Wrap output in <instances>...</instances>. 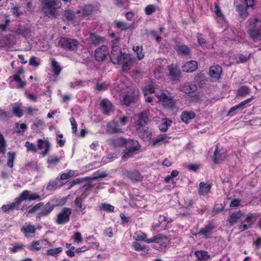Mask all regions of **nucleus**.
Masks as SVG:
<instances>
[{
    "label": "nucleus",
    "instance_id": "nucleus-1",
    "mask_svg": "<svg viewBox=\"0 0 261 261\" xmlns=\"http://www.w3.org/2000/svg\"><path fill=\"white\" fill-rule=\"evenodd\" d=\"M42 197L37 193H31L30 191L24 190L19 195L18 197L16 198L15 201L9 204H4L1 208L4 213H9L11 211L24 210V206L20 207V204L22 201L25 200H41Z\"/></svg>",
    "mask_w": 261,
    "mask_h": 261
},
{
    "label": "nucleus",
    "instance_id": "nucleus-2",
    "mask_svg": "<svg viewBox=\"0 0 261 261\" xmlns=\"http://www.w3.org/2000/svg\"><path fill=\"white\" fill-rule=\"evenodd\" d=\"M41 11L48 17L55 16L57 9L60 7L61 3L60 0H40Z\"/></svg>",
    "mask_w": 261,
    "mask_h": 261
},
{
    "label": "nucleus",
    "instance_id": "nucleus-3",
    "mask_svg": "<svg viewBox=\"0 0 261 261\" xmlns=\"http://www.w3.org/2000/svg\"><path fill=\"white\" fill-rule=\"evenodd\" d=\"M58 45L66 51H74L77 49L80 42L75 39L61 37L58 41Z\"/></svg>",
    "mask_w": 261,
    "mask_h": 261
},
{
    "label": "nucleus",
    "instance_id": "nucleus-4",
    "mask_svg": "<svg viewBox=\"0 0 261 261\" xmlns=\"http://www.w3.org/2000/svg\"><path fill=\"white\" fill-rule=\"evenodd\" d=\"M155 97L162 102L164 108L171 109L175 107V102L173 100V96L169 92L162 90L159 93H155Z\"/></svg>",
    "mask_w": 261,
    "mask_h": 261
},
{
    "label": "nucleus",
    "instance_id": "nucleus-5",
    "mask_svg": "<svg viewBox=\"0 0 261 261\" xmlns=\"http://www.w3.org/2000/svg\"><path fill=\"white\" fill-rule=\"evenodd\" d=\"M149 242L153 243L154 248L158 250L162 251L171 243V240L165 235L158 234L151 238V241Z\"/></svg>",
    "mask_w": 261,
    "mask_h": 261
},
{
    "label": "nucleus",
    "instance_id": "nucleus-6",
    "mask_svg": "<svg viewBox=\"0 0 261 261\" xmlns=\"http://www.w3.org/2000/svg\"><path fill=\"white\" fill-rule=\"evenodd\" d=\"M71 209L64 207L60 211L57 215L55 222L57 224L64 225L67 223L70 220V217L71 215Z\"/></svg>",
    "mask_w": 261,
    "mask_h": 261
},
{
    "label": "nucleus",
    "instance_id": "nucleus-7",
    "mask_svg": "<svg viewBox=\"0 0 261 261\" xmlns=\"http://www.w3.org/2000/svg\"><path fill=\"white\" fill-rule=\"evenodd\" d=\"M110 56V60L114 64H117L122 60L123 57V53L121 51V48L113 43L112 46V50Z\"/></svg>",
    "mask_w": 261,
    "mask_h": 261
},
{
    "label": "nucleus",
    "instance_id": "nucleus-8",
    "mask_svg": "<svg viewBox=\"0 0 261 261\" xmlns=\"http://www.w3.org/2000/svg\"><path fill=\"white\" fill-rule=\"evenodd\" d=\"M109 49L106 45H101L96 48L94 51V59L96 61H104L110 55Z\"/></svg>",
    "mask_w": 261,
    "mask_h": 261
},
{
    "label": "nucleus",
    "instance_id": "nucleus-9",
    "mask_svg": "<svg viewBox=\"0 0 261 261\" xmlns=\"http://www.w3.org/2000/svg\"><path fill=\"white\" fill-rule=\"evenodd\" d=\"M122 174L124 177L127 178L134 182H139L143 178L141 173L137 170L132 171L123 169L122 171Z\"/></svg>",
    "mask_w": 261,
    "mask_h": 261
},
{
    "label": "nucleus",
    "instance_id": "nucleus-10",
    "mask_svg": "<svg viewBox=\"0 0 261 261\" xmlns=\"http://www.w3.org/2000/svg\"><path fill=\"white\" fill-rule=\"evenodd\" d=\"M121 60L117 64L122 65V70L127 71L132 67L133 63L135 61V59L132 58L129 54L123 53V57Z\"/></svg>",
    "mask_w": 261,
    "mask_h": 261
},
{
    "label": "nucleus",
    "instance_id": "nucleus-11",
    "mask_svg": "<svg viewBox=\"0 0 261 261\" xmlns=\"http://www.w3.org/2000/svg\"><path fill=\"white\" fill-rule=\"evenodd\" d=\"M216 228V226L212 223H208L200 229L198 234L202 236L205 239H207L211 238L213 231Z\"/></svg>",
    "mask_w": 261,
    "mask_h": 261
},
{
    "label": "nucleus",
    "instance_id": "nucleus-12",
    "mask_svg": "<svg viewBox=\"0 0 261 261\" xmlns=\"http://www.w3.org/2000/svg\"><path fill=\"white\" fill-rule=\"evenodd\" d=\"M227 156L226 151L223 149H219L218 146L216 147L213 155V160L215 164H219L224 161Z\"/></svg>",
    "mask_w": 261,
    "mask_h": 261
},
{
    "label": "nucleus",
    "instance_id": "nucleus-13",
    "mask_svg": "<svg viewBox=\"0 0 261 261\" xmlns=\"http://www.w3.org/2000/svg\"><path fill=\"white\" fill-rule=\"evenodd\" d=\"M222 72V68L218 65H213L210 67L209 75L214 81H218L220 79Z\"/></svg>",
    "mask_w": 261,
    "mask_h": 261
},
{
    "label": "nucleus",
    "instance_id": "nucleus-14",
    "mask_svg": "<svg viewBox=\"0 0 261 261\" xmlns=\"http://www.w3.org/2000/svg\"><path fill=\"white\" fill-rule=\"evenodd\" d=\"M138 119L136 124V129L139 127H146V125L149 121L148 113L146 112H141L138 115Z\"/></svg>",
    "mask_w": 261,
    "mask_h": 261
},
{
    "label": "nucleus",
    "instance_id": "nucleus-15",
    "mask_svg": "<svg viewBox=\"0 0 261 261\" xmlns=\"http://www.w3.org/2000/svg\"><path fill=\"white\" fill-rule=\"evenodd\" d=\"M136 131L140 138L144 141H149L151 139L152 133L147 126L139 127Z\"/></svg>",
    "mask_w": 261,
    "mask_h": 261
},
{
    "label": "nucleus",
    "instance_id": "nucleus-16",
    "mask_svg": "<svg viewBox=\"0 0 261 261\" xmlns=\"http://www.w3.org/2000/svg\"><path fill=\"white\" fill-rule=\"evenodd\" d=\"M100 107L101 108L102 113L107 116H109L113 110V105L108 99H103L100 102Z\"/></svg>",
    "mask_w": 261,
    "mask_h": 261
},
{
    "label": "nucleus",
    "instance_id": "nucleus-17",
    "mask_svg": "<svg viewBox=\"0 0 261 261\" xmlns=\"http://www.w3.org/2000/svg\"><path fill=\"white\" fill-rule=\"evenodd\" d=\"M250 37L254 42L261 40V25L255 26L254 28L250 29L248 32Z\"/></svg>",
    "mask_w": 261,
    "mask_h": 261
},
{
    "label": "nucleus",
    "instance_id": "nucleus-18",
    "mask_svg": "<svg viewBox=\"0 0 261 261\" xmlns=\"http://www.w3.org/2000/svg\"><path fill=\"white\" fill-rule=\"evenodd\" d=\"M168 67L171 80L173 81H176L178 80L180 76L181 72L177 66L172 64L169 65Z\"/></svg>",
    "mask_w": 261,
    "mask_h": 261
},
{
    "label": "nucleus",
    "instance_id": "nucleus-19",
    "mask_svg": "<svg viewBox=\"0 0 261 261\" xmlns=\"http://www.w3.org/2000/svg\"><path fill=\"white\" fill-rule=\"evenodd\" d=\"M42 207V211L38 213L36 217L37 219H40L43 217L48 216L53 211L55 207L54 205L51 204L50 202H47L45 204H43Z\"/></svg>",
    "mask_w": 261,
    "mask_h": 261
},
{
    "label": "nucleus",
    "instance_id": "nucleus-20",
    "mask_svg": "<svg viewBox=\"0 0 261 261\" xmlns=\"http://www.w3.org/2000/svg\"><path fill=\"white\" fill-rule=\"evenodd\" d=\"M24 72L23 68L21 67L17 70V73L13 76V80L19 84V85L17 86L18 88H23L27 84L26 82L23 81L20 77V75L23 74Z\"/></svg>",
    "mask_w": 261,
    "mask_h": 261
},
{
    "label": "nucleus",
    "instance_id": "nucleus-21",
    "mask_svg": "<svg viewBox=\"0 0 261 261\" xmlns=\"http://www.w3.org/2000/svg\"><path fill=\"white\" fill-rule=\"evenodd\" d=\"M174 49L178 54L184 56H187L190 55L191 50L187 45L181 44L180 43L176 44L174 47Z\"/></svg>",
    "mask_w": 261,
    "mask_h": 261
},
{
    "label": "nucleus",
    "instance_id": "nucleus-22",
    "mask_svg": "<svg viewBox=\"0 0 261 261\" xmlns=\"http://www.w3.org/2000/svg\"><path fill=\"white\" fill-rule=\"evenodd\" d=\"M249 7L244 4H237L236 6V10L239 16L243 19H245L248 16L247 9Z\"/></svg>",
    "mask_w": 261,
    "mask_h": 261
},
{
    "label": "nucleus",
    "instance_id": "nucleus-23",
    "mask_svg": "<svg viewBox=\"0 0 261 261\" xmlns=\"http://www.w3.org/2000/svg\"><path fill=\"white\" fill-rule=\"evenodd\" d=\"M212 184L205 183L204 181H201L199 183V187L198 193L199 195H205L208 194L210 192L212 188Z\"/></svg>",
    "mask_w": 261,
    "mask_h": 261
},
{
    "label": "nucleus",
    "instance_id": "nucleus-24",
    "mask_svg": "<svg viewBox=\"0 0 261 261\" xmlns=\"http://www.w3.org/2000/svg\"><path fill=\"white\" fill-rule=\"evenodd\" d=\"M36 228L34 225L29 224L26 226H23L21 231L23 232L26 237H33L35 235Z\"/></svg>",
    "mask_w": 261,
    "mask_h": 261
},
{
    "label": "nucleus",
    "instance_id": "nucleus-25",
    "mask_svg": "<svg viewBox=\"0 0 261 261\" xmlns=\"http://www.w3.org/2000/svg\"><path fill=\"white\" fill-rule=\"evenodd\" d=\"M107 130L111 134L122 132V129L119 127L118 122L114 121L108 123Z\"/></svg>",
    "mask_w": 261,
    "mask_h": 261
},
{
    "label": "nucleus",
    "instance_id": "nucleus-26",
    "mask_svg": "<svg viewBox=\"0 0 261 261\" xmlns=\"http://www.w3.org/2000/svg\"><path fill=\"white\" fill-rule=\"evenodd\" d=\"M195 113L193 111H184L182 112L180 119L185 123H189L191 120L195 117Z\"/></svg>",
    "mask_w": 261,
    "mask_h": 261
},
{
    "label": "nucleus",
    "instance_id": "nucleus-27",
    "mask_svg": "<svg viewBox=\"0 0 261 261\" xmlns=\"http://www.w3.org/2000/svg\"><path fill=\"white\" fill-rule=\"evenodd\" d=\"M254 99V97L253 96H252L251 97L249 98H248L242 102H241L240 103H239L238 105H236V106H233L232 107H231L229 111H228V115H234V114H232L233 112H234L235 111L237 110H239L241 108H242V109H244V106L249 103L251 101V100L252 99Z\"/></svg>",
    "mask_w": 261,
    "mask_h": 261
},
{
    "label": "nucleus",
    "instance_id": "nucleus-28",
    "mask_svg": "<svg viewBox=\"0 0 261 261\" xmlns=\"http://www.w3.org/2000/svg\"><path fill=\"white\" fill-rule=\"evenodd\" d=\"M197 89V86L195 84L190 83H185L180 88V91L186 94H190L196 91Z\"/></svg>",
    "mask_w": 261,
    "mask_h": 261
},
{
    "label": "nucleus",
    "instance_id": "nucleus-29",
    "mask_svg": "<svg viewBox=\"0 0 261 261\" xmlns=\"http://www.w3.org/2000/svg\"><path fill=\"white\" fill-rule=\"evenodd\" d=\"M197 63L195 61H191L183 65L182 69L185 72H192L197 69Z\"/></svg>",
    "mask_w": 261,
    "mask_h": 261
},
{
    "label": "nucleus",
    "instance_id": "nucleus-30",
    "mask_svg": "<svg viewBox=\"0 0 261 261\" xmlns=\"http://www.w3.org/2000/svg\"><path fill=\"white\" fill-rule=\"evenodd\" d=\"M243 215L241 211L238 212L232 213L229 215L227 221L229 224L230 226H232L235 223H236L238 220L241 218Z\"/></svg>",
    "mask_w": 261,
    "mask_h": 261
},
{
    "label": "nucleus",
    "instance_id": "nucleus-31",
    "mask_svg": "<svg viewBox=\"0 0 261 261\" xmlns=\"http://www.w3.org/2000/svg\"><path fill=\"white\" fill-rule=\"evenodd\" d=\"M63 185V184L61 183L59 179V177H58L54 180H50L46 188L48 190H53L60 188Z\"/></svg>",
    "mask_w": 261,
    "mask_h": 261
},
{
    "label": "nucleus",
    "instance_id": "nucleus-32",
    "mask_svg": "<svg viewBox=\"0 0 261 261\" xmlns=\"http://www.w3.org/2000/svg\"><path fill=\"white\" fill-rule=\"evenodd\" d=\"M15 33L26 38L30 36L31 31L28 27L19 25Z\"/></svg>",
    "mask_w": 261,
    "mask_h": 261
},
{
    "label": "nucleus",
    "instance_id": "nucleus-33",
    "mask_svg": "<svg viewBox=\"0 0 261 261\" xmlns=\"http://www.w3.org/2000/svg\"><path fill=\"white\" fill-rule=\"evenodd\" d=\"M135 143L136 144H135V147L133 148V149H129L126 147V149L123 152V155L122 156V158L123 160L125 161L127 160L128 158L132 156L133 153L138 150V147L139 146H137V143Z\"/></svg>",
    "mask_w": 261,
    "mask_h": 261
},
{
    "label": "nucleus",
    "instance_id": "nucleus-34",
    "mask_svg": "<svg viewBox=\"0 0 261 261\" xmlns=\"http://www.w3.org/2000/svg\"><path fill=\"white\" fill-rule=\"evenodd\" d=\"M51 67L56 76H58L62 70L61 67L58 64V63L54 58L51 59Z\"/></svg>",
    "mask_w": 261,
    "mask_h": 261
},
{
    "label": "nucleus",
    "instance_id": "nucleus-35",
    "mask_svg": "<svg viewBox=\"0 0 261 261\" xmlns=\"http://www.w3.org/2000/svg\"><path fill=\"white\" fill-rule=\"evenodd\" d=\"M89 39L92 43L95 45H98L101 42H103L105 40L104 37H100L93 33L90 34Z\"/></svg>",
    "mask_w": 261,
    "mask_h": 261
},
{
    "label": "nucleus",
    "instance_id": "nucleus-36",
    "mask_svg": "<svg viewBox=\"0 0 261 261\" xmlns=\"http://www.w3.org/2000/svg\"><path fill=\"white\" fill-rule=\"evenodd\" d=\"M195 255L199 260H207L210 258L208 252L204 250H198L195 252Z\"/></svg>",
    "mask_w": 261,
    "mask_h": 261
},
{
    "label": "nucleus",
    "instance_id": "nucleus-37",
    "mask_svg": "<svg viewBox=\"0 0 261 261\" xmlns=\"http://www.w3.org/2000/svg\"><path fill=\"white\" fill-rule=\"evenodd\" d=\"M114 25L116 28L120 29L122 31H126L130 29V25L124 21L115 20L114 21Z\"/></svg>",
    "mask_w": 261,
    "mask_h": 261
},
{
    "label": "nucleus",
    "instance_id": "nucleus-38",
    "mask_svg": "<svg viewBox=\"0 0 261 261\" xmlns=\"http://www.w3.org/2000/svg\"><path fill=\"white\" fill-rule=\"evenodd\" d=\"M112 145L115 147H121L126 145L127 144V140L123 137H119L114 139L111 141Z\"/></svg>",
    "mask_w": 261,
    "mask_h": 261
},
{
    "label": "nucleus",
    "instance_id": "nucleus-39",
    "mask_svg": "<svg viewBox=\"0 0 261 261\" xmlns=\"http://www.w3.org/2000/svg\"><path fill=\"white\" fill-rule=\"evenodd\" d=\"M132 246L134 248L135 250L137 251H142L145 253H148L149 251V248L148 246L141 245V244L137 241L133 243Z\"/></svg>",
    "mask_w": 261,
    "mask_h": 261
},
{
    "label": "nucleus",
    "instance_id": "nucleus-40",
    "mask_svg": "<svg viewBox=\"0 0 261 261\" xmlns=\"http://www.w3.org/2000/svg\"><path fill=\"white\" fill-rule=\"evenodd\" d=\"M136 240L137 241H143L146 243L149 244V241H151V238L147 239V234L140 231L136 233Z\"/></svg>",
    "mask_w": 261,
    "mask_h": 261
},
{
    "label": "nucleus",
    "instance_id": "nucleus-41",
    "mask_svg": "<svg viewBox=\"0 0 261 261\" xmlns=\"http://www.w3.org/2000/svg\"><path fill=\"white\" fill-rule=\"evenodd\" d=\"M87 241H88V243L90 245V248L97 249L99 248V244L97 241L96 239L93 236H90L87 238Z\"/></svg>",
    "mask_w": 261,
    "mask_h": 261
},
{
    "label": "nucleus",
    "instance_id": "nucleus-42",
    "mask_svg": "<svg viewBox=\"0 0 261 261\" xmlns=\"http://www.w3.org/2000/svg\"><path fill=\"white\" fill-rule=\"evenodd\" d=\"M43 240L34 241L28 247V249L32 251H39L41 249L40 243Z\"/></svg>",
    "mask_w": 261,
    "mask_h": 261
},
{
    "label": "nucleus",
    "instance_id": "nucleus-43",
    "mask_svg": "<svg viewBox=\"0 0 261 261\" xmlns=\"http://www.w3.org/2000/svg\"><path fill=\"white\" fill-rule=\"evenodd\" d=\"M12 110L13 114L18 118H20L23 115L22 110L20 108L19 105L17 103H15L12 106Z\"/></svg>",
    "mask_w": 261,
    "mask_h": 261
},
{
    "label": "nucleus",
    "instance_id": "nucleus-44",
    "mask_svg": "<svg viewBox=\"0 0 261 261\" xmlns=\"http://www.w3.org/2000/svg\"><path fill=\"white\" fill-rule=\"evenodd\" d=\"M12 116L11 112L6 111L0 108V120L7 121L9 119L12 118Z\"/></svg>",
    "mask_w": 261,
    "mask_h": 261
},
{
    "label": "nucleus",
    "instance_id": "nucleus-45",
    "mask_svg": "<svg viewBox=\"0 0 261 261\" xmlns=\"http://www.w3.org/2000/svg\"><path fill=\"white\" fill-rule=\"evenodd\" d=\"M94 10V7L92 5H86L84 6L83 11L82 14L84 16H88L92 14Z\"/></svg>",
    "mask_w": 261,
    "mask_h": 261
},
{
    "label": "nucleus",
    "instance_id": "nucleus-46",
    "mask_svg": "<svg viewBox=\"0 0 261 261\" xmlns=\"http://www.w3.org/2000/svg\"><path fill=\"white\" fill-rule=\"evenodd\" d=\"M16 156V153L14 152H9L7 153V165L8 167L12 168L14 166L13 163Z\"/></svg>",
    "mask_w": 261,
    "mask_h": 261
},
{
    "label": "nucleus",
    "instance_id": "nucleus-47",
    "mask_svg": "<svg viewBox=\"0 0 261 261\" xmlns=\"http://www.w3.org/2000/svg\"><path fill=\"white\" fill-rule=\"evenodd\" d=\"M250 92V89L248 86H243L239 88L237 92V95L244 97Z\"/></svg>",
    "mask_w": 261,
    "mask_h": 261
},
{
    "label": "nucleus",
    "instance_id": "nucleus-48",
    "mask_svg": "<svg viewBox=\"0 0 261 261\" xmlns=\"http://www.w3.org/2000/svg\"><path fill=\"white\" fill-rule=\"evenodd\" d=\"M133 49L137 55L138 60H140L144 58V55L143 53L142 46H139L138 45L134 46L133 47Z\"/></svg>",
    "mask_w": 261,
    "mask_h": 261
},
{
    "label": "nucleus",
    "instance_id": "nucleus-49",
    "mask_svg": "<svg viewBox=\"0 0 261 261\" xmlns=\"http://www.w3.org/2000/svg\"><path fill=\"white\" fill-rule=\"evenodd\" d=\"M84 201V199L81 196L77 197L74 200V203L76 207L81 211H84L86 208V206L83 207L82 203Z\"/></svg>",
    "mask_w": 261,
    "mask_h": 261
},
{
    "label": "nucleus",
    "instance_id": "nucleus-50",
    "mask_svg": "<svg viewBox=\"0 0 261 261\" xmlns=\"http://www.w3.org/2000/svg\"><path fill=\"white\" fill-rule=\"evenodd\" d=\"M63 17L67 21H72L75 16L72 11L68 10L64 12Z\"/></svg>",
    "mask_w": 261,
    "mask_h": 261
},
{
    "label": "nucleus",
    "instance_id": "nucleus-51",
    "mask_svg": "<svg viewBox=\"0 0 261 261\" xmlns=\"http://www.w3.org/2000/svg\"><path fill=\"white\" fill-rule=\"evenodd\" d=\"M63 251L62 247H58L56 248L49 249L46 251V255L55 256L56 255L59 254Z\"/></svg>",
    "mask_w": 261,
    "mask_h": 261
},
{
    "label": "nucleus",
    "instance_id": "nucleus-52",
    "mask_svg": "<svg viewBox=\"0 0 261 261\" xmlns=\"http://www.w3.org/2000/svg\"><path fill=\"white\" fill-rule=\"evenodd\" d=\"M27 128L28 126L25 123H21L19 124L18 123H16L14 128L16 132L19 134L23 133L24 130Z\"/></svg>",
    "mask_w": 261,
    "mask_h": 261
},
{
    "label": "nucleus",
    "instance_id": "nucleus-53",
    "mask_svg": "<svg viewBox=\"0 0 261 261\" xmlns=\"http://www.w3.org/2000/svg\"><path fill=\"white\" fill-rule=\"evenodd\" d=\"M152 228L154 231L160 232L165 230L167 228V226L159 222V223L153 225Z\"/></svg>",
    "mask_w": 261,
    "mask_h": 261
},
{
    "label": "nucleus",
    "instance_id": "nucleus-54",
    "mask_svg": "<svg viewBox=\"0 0 261 261\" xmlns=\"http://www.w3.org/2000/svg\"><path fill=\"white\" fill-rule=\"evenodd\" d=\"M256 220V216L254 214L249 213L245 218V222L250 226H252L254 222Z\"/></svg>",
    "mask_w": 261,
    "mask_h": 261
},
{
    "label": "nucleus",
    "instance_id": "nucleus-55",
    "mask_svg": "<svg viewBox=\"0 0 261 261\" xmlns=\"http://www.w3.org/2000/svg\"><path fill=\"white\" fill-rule=\"evenodd\" d=\"M99 209L101 211H105L108 212H113L114 210V206L108 204V203H102L99 206Z\"/></svg>",
    "mask_w": 261,
    "mask_h": 261
},
{
    "label": "nucleus",
    "instance_id": "nucleus-56",
    "mask_svg": "<svg viewBox=\"0 0 261 261\" xmlns=\"http://www.w3.org/2000/svg\"><path fill=\"white\" fill-rule=\"evenodd\" d=\"M43 205V202H40L32 207H29V209L27 211V213L28 214H34L36 211L39 210Z\"/></svg>",
    "mask_w": 261,
    "mask_h": 261
},
{
    "label": "nucleus",
    "instance_id": "nucleus-57",
    "mask_svg": "<svg viewBox=\"0 0 261 261\" xmlns=\"http://www.w3.org/2000/svg\"><path fill=\"white\" fill-rule=\"evenodd\" d=\"M167 137L164 136H160L155 139H154L152 141V145L153 146H156L158 145L161 144V142L166 143L168 142L167 140Z\"/></svg>",
    "mask_w": 261,
    "mask_h": 261
},
{
    "label": "nucleus",
    "instance_id": "nucleus-58",
    "mask_svg": "<svg viewBox=\"0 0 261 261\" xmlns=\"http://www.w3.org/2000/svg\"><path fill=\"white\" fill-rule=\"evenodd\" d=\"M171 123V121L170 120H166L164 121L159 125L160 130L162 132H166L169 126L170 125Z\"/></svg>",
    "mask_w": 261,
    "mask_h": 261
},
{
    "label": "nucleus",
    "instance_id": "nucleus-59",
    "mask_svg": "<svg viewBox=\"0 0 261 261\" xmlns=\"http://www.w3.org/2000/svg\"><path fill=\"white\" fill-rule=\"evenodd\" d=\"M6 142L3 135L0 133V153L5 154Z\"/></svg>",
    "mask_w": 261,
    "mask_h": 261
},
{
    "label": "nucleus",
    "instance_id": "nucleus-60",
    "mask_svg": "<svg viewBox=\"0 0 261 261\" xmlns=\"http://www.w3.org/2000/svg\"><path fill=\"white\" fill-rule=\"evenodd\" d=\"M134 101V96L131 95H125L123 99L122 102L123 105L128 106Z\"/></svg>",
    "mask_w": 261,
    "mask_h": 261
},
{
    "label": "nucleus",
    "instance_id": "nucleus-61",
    "mask_svg": "<svg viewBox=\"0 0 261 261\" xmlns=\"http://www.w3.org/2000/svg\"><path fill=\"white\" fill-rule=\"evenodd\" d=\"M156 10L155 6L154 5L150 4L145 8V13L147 15H150Z\"/></svg>",
    "mask_w": 261,
    "mask_h": 261
},
{
    "label": "nucleus",
    "instance_id": "nucleus-62",
    "mask_svg": "<svg viewBox=\"0 0 261 261\" xmlns=\"http://www.w3.org/2000/svg\"><path fill=\"white\" fill-rule=\"evenodd\" d=\"M145 96H146L149 94H153L154 93V95L155 96V93H158L157 91L155 90V88L153 85H148L145 87Z\"/></svg>",
    "mask_w": 261,
    "mask_h": 261
},
{
    "label": "nucleus",
    "instance_id": "nucleus-63",
    "mask_svg": "<svg viewBox=\"0 0 261 261\" xmlns=\"http://www.w3.org/2000/svg\"><path fill=\"white\" fill-rule=\"evenodd\" d=\"M196 37L197 38L198 43L200 46H203L206 43V40L203 34L197 33Z\"/></svg>",
    "mask_w": 261,
    "mask_h": 261
},
{
    "label": "nucleus",
    "instance_id": "nucleus-64",
    "mask_svg": "<svg viewBox=\"0 0 261 261\" xmlns=\"http://www.w3.org/2000/svg\"><path fill=\"white\" fill-rule=\"evenodd\" d=\"M74 173L72 170H69L68 172L62 173L61 174L60 177H59L60 180H63L68 179L73 176Z\"/></svg>",
    "mask_w": 261,
    "mask_h": 261
}]
</instances>
